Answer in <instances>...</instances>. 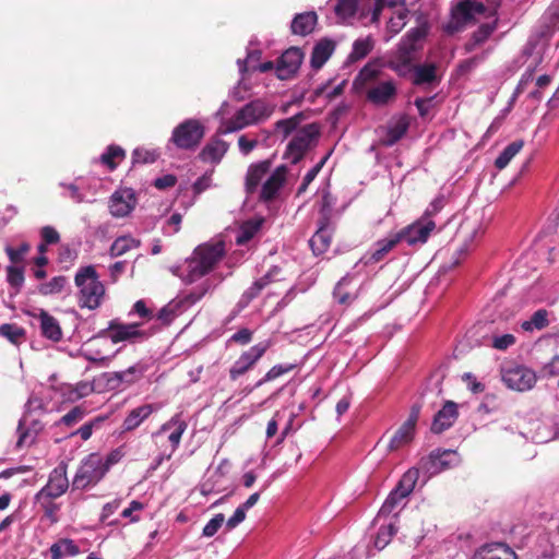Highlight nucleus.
<instances>
[{
  "label": "nucleus",
  "mask_w": 559,
  "mask_h": 559,
  "mask_svg": "<svg viewBox=\"0 0 559 559\" xmlns=\"http://www.w3.org/2000/svg\"><path fill=\"white\" fill-rule=\"evenodd\" d=\"M501 0H462L451 9L449 21L443 31L453 35L462 32L468 24L486 20L469 35L464 44L467 53L481 48L498 28V9Z\"/></svg>",
  "instance_id": "obj_1"
},
{
  "label": "nucleus",
  "mask_w": 559,
  "mask_h": 559,
  "mask_svg": "<svg viewBox=\"0 0 559 559\" xmlns=\"http://www.w3.org/2000/svg\"><path fill=\"white\" fill-rule=\"evenodd\" d=\"M305 119L306 115L298 112L274 124L275 134L281 135L283 140L293 135L284 153V158L292 164L299 163L307 152L316 146L320 136L319 126L314 122L302 124Z\"/></svg>",
  "instance_id": "obj_2"
},
{
  "label": "nucleus",
  "mask_w": 559,
  "mask_h": 559,
  "mask_svg": "<svg viewBox=\"0 0 559 559\" xmlns=\"http://www.w3.org/2000/svg\"><path fill=\"white\" fill-rule=\"evenodd\" d=\"M275 104L255 98L239 108L230 118L222 119L217 134H228L267 120L275 110Z\"/></svg>",
  "instance_id": "obj_3"
},
{
  "label": "nucleus",
  "mask_w": 559,
  "mask_h": 559,
  "mask_svg": "<svg viewBox=\"0 0 559 559\" xmlns=\"http://www.w3.org/2000/svg\"><path fill=\"white\" fill-rule=\"evenodd\" d=\"M225 254V243L222 240L200 245L193 251L191 259L187 261L183 281L193 283L209 272L222 260Z\"/></svg>",
  "instance_id": "obj_4"
},
{
  "label": "nucleus",
  "mask_w": 559,
  "mask_h": 559,
  "mask_svg": "<svg viewBox=\"0 0 559 559\" xmlns=\"http://www.w3.org/2000/svg\"><path fill=\"white\" fill-rule=\"evenodd\" d=\"M74 283L79 288L78 304L81 308L95 310L100 307L106 290L94 265L80 267L74 276Z\"/></svg>",
  "instance_id": "obj_5"
},
{
  "label": "nucleus",
  "mask_w": 559,
  "mask_h": 559,
  "mask_svg": "<svg viewBox=\"0 0 559 559\" xmlns=\"http://www.w3.org/2000/svg\"><path fill=\"white\" fill-rule=\"evenodd\" d=\"M107 471L102 463V454L93 452L83 457L72 479V488L86 490L100 483Z\"/></svg>",
  "instance_id": "obj_6"
},
{
  "label": "nucleus",
  "mask_w": 559,
  "mask_h": 559,
  "mask_svg": "<svg viewBox=\"0 0 559 559\" xmlns=\"http://www.w3.org/2000/svg\"><path fill=\"white\" fill-rule=\"evenodd\" d=\"M153 331L142 329L141 323H119L111 320L106 329L100 330L96 337H107L112 343H140L147 340Z\"/></svg>",
  "instance_id": "obj_7"
},
{
  "label": "nucleus",
  "mask_w": 559,
  "mask_h": 559,
  "mask_svg": "<svg viewBox=\"0 0 559 559\" xmlns=\"http://www.w3.org/2000/svg\"><path fill=\"white\" fill-rule=\"evenodd\" d=\"M204 134V126L199 120L187 119L173 130L170 142L181 150H194Z\"/></svg>",
  "instance_id": "obj_8"
},
{
  "label": "nucleus",
  "mask_w": 559,
  "mask_h": 559,
  "mask_svg": "<svg viewBox=\"0 0 559 559\" xmlns=\"http://www.w3.org/2000/svg\"><path fill=\"white\" fill-rule=\"evenodd\" d=\"M270 346V341H263L251 346L249 349L242 352L241 355L229 368V379L231 381H236L240 377L245 376L247 372L252 370L258 364V361L267 352Z\"/></svg>",
  "instance_id": "obj_9"
},
{
  "label": "nucleus",
  "mask_w": 559,
  "mask_h": 559,
  "mask_svg": "<svg viewBox=\"0 0 559 559\" xmlns=\"http://www.w3.org/2000/svg\"><path fill=\"white\" fill-rule=\"evenodd\" d=\"M229 467V461L223 459L215 468H209L198 486L200 493L210 496L227 490L229 488L227 479Z\"/></svg>",
  "instance_id": "obj_10"
},
{
  "label": "nucleus",
  "mask_w": 559,
  "mask_h": 559,
  "mask_svg": "<svg viewBox=\"0 0 559 559\" xmlns=\"http://www.w3.org/2000/svg\"><path fill=\"white\" fill-rule=\"evenodd\" d=\"M436 229V223L427 216H421L413 224L395 233L400 242L415 247L427 242L430 234Z\"/></svg>",
  "instance_id": "obj_11"
},
{
  "label": "nucleus",
  "mask_w": 559,
  "mask_h": 559,
  "mask_svg": "<svg viewBox=\"0 0 559 559\" xmlns=\"http://www.w3.org/2000/svg\"><path fill=\"white\" fill-rule=\"evenodd\" d=\"M502 381L511 390L524 392L536 383L535 372L524 366H513L502 369Z\"/></svg>",
  "instance_id": "obj_12"
},
{
  "label": "nucleus",
  "mask_w": 559,
  "mask_h": 559,
  "mask_svg": "<svg viewBox=\"0 0 559 559\" xmlns=\"http://www.w3.org/2000/svg\"><path fill=\"white\" fill-rule=\"evenodd\" d=\"M68 465L60 462L49 474L47 484L38 491V498L61 497L69 488Z\"/></svg>",
  "instance_id": "obj_13"
},
{
  "label": "nucleus",
  "mask_w": 559,
  "mask_h": 559,
  "mask_svg": "<svg viewBox=\"0 0 559 559\" xmlns=\"http://www.w3.org/2000/svg\"><path fill=\"white\" fill-rule=\"evenodd\" d=\"M397 95L396 84L392 81H381L367 88L366 98L377 107L386 106L394 102Z\"/></svg>",
  "instance_id": "obj_14"
},
{
  "label": "nucleus",
  "mask_w": 559,
  "mask_h": 559,
  "mask_svg": "<svg viewBox=\"0 0 559 559\" xmlns=\"http://www.w3.org/2000/svg\"><path fill=\"white\" fill-rule=\"evenodd\" d=\"M456 452L452 450H436L428 457L421 459L420 466L428 474L436 475L453 466L456 462Z\"/></svg>",
  "instance_id": "obj_15"
},
{
  "label": "nucleus",
  "mask_w": 559,
  "mask_h": 559,
  "mask_svg": "<svg viewBox=\"0 0 559 559\" xmlns=\"http://www.w3.org/2000/svg\"><path fill=\"white\" fill-rule=\"evenodd\" d=\"M360 286L356 283V276L346 274L335 285L333 298L342 306H350L359 296Z\"/></svg>",
  "instance_id": "obj_16"
},
{
  "label": "nucleus",
  "mask_w": 559,
  "mask_h": 559,
  "mask_svg": "<svg viewBox=\"0 0 559 559\" xmlns=\"http://www.w3.org/2000/svg\"><path fill=\"white\" fill-rule=\"evenodd\" d=\"M302 57V51L296 47H292L283 52L276 66L277 78L287 80L293 76L298 71Z\"/></svg>",
  "instance_id": "obj_17"
},
{
  "label": "nucleus",
  "mask_w": 559,
  "mask_h": 559,
  "mask_svg": "<svg viewBox=\"0 0 559 559\" xmlns=\"http://www.w3.org/2000/svg\"><path fill=\"white\" fill-rule=\"evenodd\" d=\"M287 176V167L281 165L276 167L269 178L263 182L260 191V199L264 202L274 200L283 188Z\"/></svg>",
  "instance_id": "obj_18"
},
{
  "label": "nucleus",
  "mask_w": 559,
  "mask_h": 559,
  "mask_svg": "<svg viewBox=\"0 0 559 559\" xmlns=\"http://www.w3.org/2000/svg\"><path fill=\"white\" fill-rule=\"evenodd\" d=\"M457 417V404L453 401H447L435 415L430 429L433 433H442L453 426Z\"/></svg>",
  "instance_id": "obj_19"
},
{
  "label": "nucleus",
  "mask_w": 559,
  "mask_h": 559,
  "mask_svg": "<svg viewBox=\"0 0 559 559\" xmlns=\"http://www.w3.org/2000/svg\"><path fill=\"white\" fill-rule=\"evenodd\" d=\"M441 78L437 73L435 63H423L414 66L412 83L416 86L430 88L439 85Z\"/></svg>",
  "instance_id": "obj_20"
},
{
  "label": "nucleus",
  "mask_w": 559,
  "mask_h": 559,
  "mask_svg": "<svg viewBox=\"0 0 559 559\" xmlns=\"http://www.w3.org/2000/svg\"><path fill=\"white\" fill-rule=\"evenodd\" d=\"M187 427V421L182 419L180 414H176L168 421L160 426L159 430L155 433V436L169 432L168 441L170 442L171 445V452H175L180 444L181 437L186 431Z\"/></svg>",
  "instance_id": "obj_21"
},
{
  "label": "nucleus",
  "mask_w": 559,
  "mask_h": 559,
  "mask_svg": "<svg viewBox=\"0 0 559 559\" xmlns=\"http://www.w3.org/2000/svg\"><path fill=\"white\" fill-rule=\"evenodd\" d=\"M400 243L399 237L395 235V233L388 235L383 239H379L374 246L373 249L370 250L365 257L362 258L364 263L366 265L376 264L380 261H382L385 255L396 247V245Z\"/></svg>",
  "instance_id": "obj_22"
},
{
  "label": "nucleus",
  "mask_w": 559,
  "mask_h": 559,
  "mask_svg": "<svg viewBox=\"0 0 559 559\" xmlns=\"http://www.w3.org/2000/svg\"><path fill=\"white\" fill-rule=\"evenodd\" d=\"M135 204V199L130 190L116 191L110 198V213L115 217H124L130 214Z\"/></svg>",
  "instance_id": "obj_23"
},
{
  "label": "nucleus",
  "mask_w": 559,
  "mask_h": 559,
  "mask_svg": "<svg viewBox=\"0 0 559 559\" xmlns=\"http://www.w3.org/2000/svg\"><path fill=\"white\" fill-rule=\"evenodd\" d=\"M472 559H518V555L504 544H488L479 547Z\"/></svg>",
  "instance_id": "obj_24"
},
{
  "label": "nucleus",
  "mask_w": 559,
  "mask_h": 559,
  "mask_svg": "<svg viewBox=\"0 0 559 559\" xmlns=\"http://www.w3.org/2000/svg\"><path fill=\"white\" fill-rule=\"evenodd\" d=\"M332 239V227L330 222H320L318 230L309 240V246L316 255H320L330 248Z\"/></svg>",
  "instance_id": "obj_25"
},
{
  "label": "nucleus",
  "mask_w": 559,
  "mask_h": 559,
  "mask_svg": "<svg viewBox=\"0 0 559 559\" xmlns=\"http://www.w3.org/2000/svg\"><path fill=\"white\" fill-rule=\"evenodd\" d=\"M37 318L39 320L40 332L44 337L51 342H60L62 340V330L55 317L41 309Z\"/></svg>",
  "instance_id": "obj_26"
},
{
  "label": "nucleus",
  "mask_w": 559,
  "mask_h": 559,
  "mask_svg": "<svg viewBox=\"0 0 559 559\" xmlns=\"http://www.w3.org/2000/svg\"><path fill=\"white\" fill-rule=\"evenodd\" d=\"M228 143L219 138L211 139L202 148L199 157L203 162L218 164L228 151Z\"/></svg>",
  "instance_id": "obj_27"
},
{
  "label": "nucleus",
  "mask_w": 559,
  "mask_h": 559,
  "mask_svg": "<svg viewBox=\"0 0 559 559\" xmlns=\"http://www.w3.org/2000/svg\"><path fill=\"white\" fill-rule=\"evenodd\" d=\"M425 31L419 27L411 28L401 39L396 53L404 55L415 59V52L418 50V43L425 37Z\"/></svg>",
  "instance_id": "obj_28"
},
{
  "label": "nucleus",
  "mask_w": 559,
  "mask_h": 559,
  "mask_svg": "<svg viewBox=\"0 0 559 559\" xmlns=\"http://www.w3.org/2000/svg\"><path fill=\"white\" fill-rule=\"evenodd\" d=\"M335 49L333 40L323 38L319 40L312 49L310 64L313 69L319 70L329 60Z\"/></svg>",
  "instance_id": "obj_29"
},
{
  "label": "nucleus",
  "mask_w": 559,
  "mask_h": 559,
  "mask_svg": "<svg viewBox=\"0 0 559 559\" xmlns=\"http://www.w3.org/2000/svg\"><path fill=\"white\" fill-rule=\"evenodd\" d=\"M271 167V163L269 160H263L258 164H252L246 176V191L249 194H253L264 178V176L269 173Z\"/></svg>",
  "instance_id": "obj_30"
},
{
  "label": "nucleus",
  "mask_w": 559,
  "mask_h": 559,
  "mask_svg": "<svg viewBox=\"0 0 559 559\" xmlns=\"http://www.w3.org/2000/svg\"><path fill=\"white\" fill-rule=\"evenodd\" d=\"M154 411L155 407L152 404H143L130 411L122 424L123 431H132L140 427V425L148 418Z\"/></svg>",
  "instance_id": "obj_31"
},
{
  "label": "nucleus",
  "mask_w": 559,
  "mask_h": 559,
  "mask_svg": "<svg viewBox=\"0 0 559 559\" xmlns=\"http://www.w3.org/2000/svg\"><path fill=\"white\" fill-rule=\"evenodd\" d=\"M408 119L405 116H401L395 120H392L386 127L385 136L382 142L385 146H393L397 143L408 130Z\"/></svg>",
  "instance_id": "obj_32"
},
{
  "label": "nucleus",
  "mask_w": 559,
  "mask_h": 559,
  "mask_svg": "<svg viewBox=\"0 0 559 559\" xmlns=\"http://www.w3.org/2000/svg\"><path fill=\"white\" fill-rule=\"evenodd\" d=\"M318 22V15L314 11L297 14L292 21V32L296 35L306 36L310 34Z\"/></svg>",
  "instance_id": "obj_33"
},
{
  "label": "nucleus",
  "mask_w": 559,
  "mask_h": 559,
  "mask_svg": "<svg viewBox=\"0 0 559 559\" xmlns=\"http://www.w3.org/2000/svg\"><path fill=\"white\" fill-rule=\"evenodd\" d=\"M549 323V311L546 309H538L528 320L521 323V328L525 332H533L535 330H543L547 328Z\"/></svg>",
  "instance_id": "obj_34"
},
{
  "label": "nucleus",
  "mask_w": 559,
  "mask_h": 559,
  "mask_svg": "<svg viewBox=\"0 0 559 559\" xmlns=\"http://www.w3.org/2000/svg\"><path fill=\"white\" fill-rule=\"evenodd\" d=\"M524 141L515 140L508 144L495 160V167L499 170L506 168L512 158L523 148Z\"/></svg>",
  "instance_id": "obj_35"
},
{
  "label": "nucleus",
  "mask_w": 559,
  "mask_h": 559,
  "mask_svg": "<svg viewBox=\"0 0 559 559\" xmlns=\"http://www.w3.org/2000/svg\"><path fill=\"white\" fill-rule=\"evenodd\" d=\"M27 416L24 415L23 418L19 421L17 432L19 439L16 441V447L22 448L25 445H31L35 441V437L39 430H41V426L38 421L33 423V432L29 429H24L26 425Z\"/></svg>",
  "instance_id": "obj_36"
},
{
  "label": "nucleus",
  "mask_w": 559,
  "mask_h": 559,
  "mask_svg": "<svg viewBox=\"0 0 559 559\" xmlns=\"http://www.w3.org/2000/svg\"><path fill=\"white\" fill-rule=\"evenodd\" d=\"M414 435H415V428L403 423L402 426L392 436L390 443H389V449L397 450V449L408 444L413 440Z\"/></svg>",
  "instance_id": "obj_37"
},
{
  "label": "nucleus",
  "mask_w": 559,
  "mask_h": 559,
  "mask_svg": "<svg viewBox=\"0 0 559 559\" xmlns=\"http://www.w3.org/2000/svg\"><path fill=\"white\" fill-rule=\"evenodd\" d=\"M379 72L380 71L377 68V66L371 64V63L366 64L359 71L358 75L356 76V79L354 81V86L357 90L365 88V87L368 88L371 84L374 83L373 81L379 75Z\"/></svg>",
  "instance_id": "obj_38"
},
{
  "label": "nucleus",
  "mask_w": 559,
  "mask_h": 559,
  "mask_svg": "<svg viewBox=\"0 0 559 559\" xmlns=\"http://www.w3.org/2000/svg\"><path fill=\"white\" fill-rule=\"evenodd\" d=\"M140 246V240L131 237V236H121L118 237L111 245L109 254L112 258L124 254L131 249L138 248Z\"/></svg>",
  "instance_id": "obj_39"
},
{
  "label": "nucleus",
  "mask_w": 559,
  "mask_h": 559,
  "mask_svg": "<svg viewBox=\"0 0 559 559\" xmlns=\"http://www.w3.org/2000/svg\"><path fill=\"white\" fill-rule=\"evenodd\" d=\"M26 332L24 328L15 323H4L0 325V336L14 345H19L25 340Z\"/></svg>",
  "instance_id": "obj_40"
},
{
  "label": "nucleus",
  "mask_w": 559,
  "mask_h": 559,
  "mask_svg": "<svg viewBox=\"0 0 559 559\" xmlns=\"http://www.w3.org/2000/svg\"><path fill=\"white\" fill-rule=\"evenodd\" d=\"M413 61L411 57H407V53L400 55L396 53L389 62V68L397 73L400 76H406L408 73H413Z\"/></svg>",
  "instance_id": "obj_41"
},
{
  "label": "nucleus",
  "mask_w": 559,
  "mask_h": 559,
  "mask_svg": "<svg viewBox=\"0 0 559 559\" xmlns=\"http://www.w3.org/2000/svg\"><path fill=\"white\" fill-rule=\"evenodd\" d=\"M146 370L144 364L138 362L126 370L116 372L115 378L122 383L131 384L141 379Z\"/></svg>",
  "instance_id": "obj_42"
},
{
  "label": "nucleus",
  "mask_w": 559,
  "mask_h": 559,
  "mask_svg": "<svg viewBox=\"0 0 559 559\" xmlns=\"http://www.w3.org/2000/svg\"><path fill=\"white\" fill-rule=\"evenodd\" d=\"M67 284V277L63 275H58L48 282L39 284L37 286V292L43 296L56 295L61 293Z\"/></svg>",
  "instance_id": "obj_43"
},
{
  "label": "nucleus",
  "mask_w": 559,
  "mask_h": 559,
  "mask_svg": "<svg viewBox=\"0 0 559 559\" xmlns=\"http://www.w3.org/2000/svg\"><path fill=\"white\" fill-rule=\"evenodd\" d=\"M298 367L297 364H278L273 366L263 378H261L253 386V389L262 386L264 383L273 381L283 374H286Z\"/></svg>",
  "instance_id": "obj_44"
},
{
  "label": "nucleus",
  "mask_w": 559,
  "mask_h": 559,
  "mask_svg": "<svg viewBox=\"0 0 559 559\" xmlns=\"http://www.w3.org/2000/svg\"><path fill=\"white\" fill-rule=\"evenodd\" d=\"M126 156L122 147L118 145H109L107 150L100 155V162L106 165L110 170H114L118 163Z\"/></svg>",
  "instance_id": "obj_45"
},
{
  "label": "nucleus",
  "mask_w": 559,
  "mask_h": 559,
  "mask_svg": "<svg viewBox=\"0 0 559 559\" xmlns=\"http://www.w3.org/2000/svg\"><path fill=\"white\" fill-rule=\"evenodd\" d=\"M406 498V496L401 492L396 487L389 493L388 498L383 502L382 507L379 510V516H388L391 514Z\"/></svg>",
  "instance_id": "obj_46"
},
{
  "label": "nucleus",
  "mask_w": 559,
  "mask_h": 559,
  "mask_svg": "<svg viewBox=\"0 0 559 559\" xmlns=\"http://www.w3.org/2000/svg\"><path fill=\"white\" fill-rule=\"evenodd\" d=\"M418 478L419 469L416 467H412L404 473L399 484L396 485V488L407 497L414 490Z\"/></svg>",
  "instance_id": "obj_47"
},
{
  "label": "nucleus",
  "mask_w": 559,
  "mask_h": 559,
  "mask_svg": "<svg viewBox=\"0 0 559 559\" xmlns=\"http://www.w3.org/2000/svg\"><path fill=\"white\" fill-rule=\"evenodd\" d=\"M261 227L260 221H248L242 224L240 230L236 236V243L239 246L246 245L251 240Z\"/></svg>",
  "instance_id": "obj_48"
},
{
  "label": "nucleus",
  "mask_w": 559,
  "mask_h": 559,
  "mask_svg": "<svg viewBox=\"0 0 559 559\" xmlns=\"http://www.w3.org/2000/svg\"><path fill=\"white\" fill-rule=\"evenodd\" d=\"M86 415V409L83 406H74L70 412L63 415L55 423L56 427L66 426L68 428L74 427Z\"/></svg>",
  "instance_id": "obj_49"
},
{
  "label": "nucleus",
  "mask_w": 559,
  "mask_h": 559,
  "mask_svg": "<svg viewBox=\"0 0 559 559\" xmlns=\"http://www.w3.org/2000/svg\"><path fill=\"white\" fill-rule=\"evenodd\" d=\"M373 48V41L370 37L356 39L349 55L352 61L364 59Z\"/></svg>",
  "instance_id": "obj_50"
},
{
  "label": "nucleus",
  "mask_w": 559,
  "mask_h": 559,
  "mask_svg": "<svg viewBox=\"0 0 559 559\" xmlns=\"http://www.w3.org/2000/svg\"><path fill=\"white\" fill-rule=\"evenodd\" d=\"M397 528L394 524L383 525L379 528L373 545L378 550H382L396 534Z\"/></svg>",
  "instance_id": "obj_51"
},
{
  "label": "nucleus",
  "mask_w": 559,
  "mask_h": 559,
  "mask_svg": "<svg viewBox=\"0 0 559 559\" xmlns=\"http://www.w3.org/2000/svg\"><path fill=\"white\" fill-rule=\"evenodd\" d=\"M264 288H265V286L263 285V282L255 280L252 283V285L243 292V294L241 295V297L237 304V307L239 309H243V308L248 307L249 304L253 299H255Z\"/></svg>",
  "instance_id": "obj_52"
},
{
  "label": "nucleus",
  "mask_w": 559,
  "mask_h": 559,
  "mask_svg": "<svg viewBox=\"0 0 559 559\" xmlns=\"http://www.w3.org/2000/svg\"><path fill=\"white\" fill-rule=\"evenodd\" d=\"M359 0H337L335 4V13L342 19L346 20L356 14Z\"/></svg>",
  "instance_id": "obj_53"
},
{
  "label": "nucleus",
  "mask_w": 559,
  "mask_h": 559,
  "mask_svg": "<svg viewBox=\"0 0 559 559\" xmlns=\"http://www.w3.org/2000/svg\"><path fill=\"white\" fill-rule=\"evenodd\" d=\"M127 454V445L121 444L117 447L116 449L111 450L106 455L102 454V463L104 467L106 468L107 473L110 471V468L118 464Z\"/></svg>",
  "instance_id": "obj_54"
},
{
  "label": "nucleus",
  "mask_w": 559,
  "mask_h": 559,
  "mask_svg": "<svg viewBox=\"0 0 559 559\" xmlns=\"http://www.w3.org/2000/svg\"><path fill=\"white\" fill-rule=\"evenodd\" d=\"M159 154L155 150L135 148L132 153L133 164H152L158 158Z\"/></svg>",
  "instance_id": "obj_55"
},
{
  "label": "nucleus",
  "mask_w": 559,
  "mask_h": 559,
  "mask_svg": "<svg viewBox=\"0 0 559 559\" xmlns=\"http://www.w3.org/2000/svg\"><path fill=\"white\" fill-rule=\"evenodd\" d=\"M7 278L9 284L15 289L17 293L24 283V272L22 267L9 265L7 267Z\"/></svg>",
  "instance_id": "obj_56"
},
{
  "label": "nucleus",
  "mask_w": 559,
  "mask_h": 559,
  "mask_svg": "<svg viewBox=\"0 0 559 559\" xmlns=\"http://www.w3.org/2000/svg\"><path fill=\"white\" fill-rule=\"evenodd\" d=\"M120 499H115L104 504L99 515V522L107 525H116L118 523L117 520L108 521V519L120 508Z\"/></svg>",
  "instance_id": "obj_57"
},
{
  "label": "nucleus",
  "mask_w": 559,
  "mask_h": 559,
  "mask_svg": "<svg viewBox=\"0 0 559 559\" xmlns=\"http://www.w3.org/2000/svg\"><path fill=\"white\" fill-rule=\"evenodd\" d=\"M31 246L27 242L21 243L17 248H13L11 246L5 247V252L9 257V260L13 264H17L23 262L25 254L29 251Z\"/></svg>",
  "instance_id": "obj_58"
},
{
  "label": "nucleus",
  "mask_w": 559,
  "mask_h": 559,
  "mask_svg": "<svg viewBox=\"0 0 559 559\" xmlns=\"http://www.w3.org/2000/svg\"><path fill=\"white\" fill-rule=\"evenodd\" d=\"M329 155H326L324 158H322L321 162H319L316 166H313L311 169L307 171L305 175L302 182L300 187L298 188L297 194H302L308 186L314 180V178L318 176L319 171L321 170L322 166L324 165L325 160L328 159Z\"/></svg>",
  "instance_id": "obj_59"
},
{
  "label": "nucleus",
  "mask_w": 559,
  "mask_h": 559,
  "mask_svg": "<svg viewBox=\"0 0 559 559\" xmlns=\"http://www.w3.org/2000/svg\"><path fill=\"white\" fill-rule=\"evenodd\" d=\"M225 522V516L223 513H217L203 527L202 536L204 537H213L218 530L222 527Z\"/></svg>",
  "instance_id": "obj_60"
},
{
  "label": "nucleus",
  "mask_w": 559,
  "mask_h": 559,
  "mask_svg": "<svg viewBox=\"0 0 559 559\" xmlns=\"http://www.w3.org/2000/svg\"><path fill=\"white\" fill-rule=\"evenodd\" d=\"M407 12L399 11L394 16H392L388 22V32L392 35H396L402 31V28L406 24Z\"/></svg>",
  "instance_id": "obj_61"
},
{
  "label": "nucleus",
  "mask_w": 559,
  "mask_h": 559,
  "mask_svg": "<svg viewBox=\"0 0 559 559\" xmlns=\"http://www.w3.org/2000/svg\"><path fill=\"white\" fill-rule=\"evenodd\" d=\"M103 423L102 417H96L93 420L85 423L78 430L73 431L70 436H80L82 440L86 441L91 438L93 429Z\"/></svg>",
  "instance_id": "obj_62"
},
{
  "label": "nucleus",
  "mask_w": 559,
  "mask_h": 559,
  "mask_svg": "<svg viewBox=\"0 0 559 559\" xmlns=\"http://www.w3.org/2000/svg\"><path fill=\"white\" fill-rule=\"evenodd\" d=\"M53 499H57V497L38 498V492L35 495V502L41 507L48 518H53L59 510L58 504L52 501Z\"/></svg>",
  "instance_id": "obj_63"
},
{
  "label": "nucleus",
  "mask_w": 559,
  "mask_h": 559,
  "mask_svg": "<svg viewBox=\"0 0 559 559\" xmlns=\"http://www.w3.org/2000/svg\"><path fill=\"white\" fill-rule=\"evenodd\" d=\"M261 58V51L260 50H252L249 51L246 59H238L237 64L239 68V72L241 75H243L249 69H251L252 64L260 63L259 60Z\"/></svg>",
  "instance_id": "obj_64"
}]
</instances>
